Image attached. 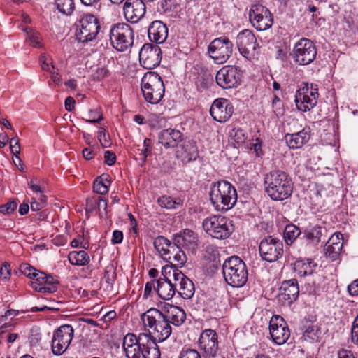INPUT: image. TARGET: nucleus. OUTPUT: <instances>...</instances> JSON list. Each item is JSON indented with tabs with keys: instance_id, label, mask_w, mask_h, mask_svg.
<instances>
[{
	"instance_id": "obj_1",
	"label": "nucleus",
	"mask_w": 358,
	"mask_h": 358,
	"mask_svg": "<svg viewBox=\"0 0 358 358\" xmlns=\"http://www.w3.org/2000/svg\"><path fill=\"white\" fill-rule=\"evenodd\" d=\"M185 319L186 314L181 308L169 303H165L162 310L152 308L141 315L144 325L152 330L160 342L171 336V324L179 327L185 322Z\"/></svg>"
},
{
	"instance_id": "obj_2",
	"label": "nucleus",
	"mask_w": 358,
	"mask_h": 358,
	"mask_svg": "<svg viewBox=\"0 0 358 358\" xmlns=\"http://www.w3.org/2000/svg\"><path fill=\"white\" fill-rule=\"evenodd\" d=\"M265 191L273 201H283L292 194L293 187L289 176L281 170H273L264 177Z\"/></svg>"
},
{
	"instance_id": "obj_3",
	"label": "nucleus",
	"mask_w": 358,
	"mask_h": 358,
	"mask_svg": "<svg viewBox=\"0 0 358 358\" xmlns=\"http://www.w3.org/2000/svg\"><path fill=\"white\" fill-rule=\"evenodd\" d=\"M210 200L217 211H227L233 208L237 201L234 187L226 180L214 183L209 193Z\"/></svg>"
},
{
	"instance_id": "obj_4",
	"label": "nucleus",
	"mask_w": 358,
	"mask_h": 358,
	"mask_svg": "<svg viewBox=\"0 0 358 358\" xmlns=\"http://www.w3.org/2000/svg\"><path fill=\"white\" fill-rule=\"evenodd\" d=\"M222 273L226 282L234 287H241L248 280L246 265L237 256H232L224 261Z\"/></svg>"
},
{
	"instance_id": "obj_5",
	"label": "nucleus",
	"mask_w": 358,
	"mask_h": 358,
	"mask_svg": "<svg viewBox=\"0 0 358 358\" xmlns=\"http://www.w3.org/2000/svg\"><path fill=\"white\" fill-rule=\"evenodd\" d=\"M141 90L147 102L151 104L158 103L165 92L162 78L155 72H147L141 79Z\"/></svg>"
},
{
	"instance_id": "obj_6",
	"label": "nucleus",
	"mask_w": 358,
	"mask_h": 358,
	"mask_svg": "<svg viewBox=\"0 0 358 358\" xmlns=\"http://www.w3.org/2000/svg\"><path fill=\"white\" fill-rule=\"evenodd\" d=\"M202 226L209 236L220 240L227 238L234 230L232 221L222 215H213L204 219Z\"/></svg>"
},
{
	"instance_id": "obj_7",
	"label": "nucleus",
	"mask_w": 358,
	"mask_h": 358,
	"mask_svg": "<svg viewBox=\"0 0 358 358\" xmlns=\"http://www.w3.org/2000/svg\"><path fill=\"white\" fill-rule=\"evenodd\" d=\"M110 42L113 48L119 52L129 50L134 43V33L127 23L113 24L109 33Z\"/></svg>"
},
{
	"instance_id": "obj_8",
	"label": "nucleus",
	"mask_w": 358,
	"mask_h": 358,
	"mask_svg": "<svg viewBox=\"0 0 358 358\" xmlns=\"http://www.w3.org/2000/svg\"><path fill=\"white\" fill-rule=\"evenodd\" d=\"M236 45L241 55L248 60L254 61L257 59L259 45L252 31H241L236 36Z\"/></svg>"
},
{
	"instance_id": "obj_9",
	"label": "nucleus",
	"mask_w": 358,
	"mask_h": 358,
	"mask_svg": "<svg viewBox=\"0 0 358 358\" xmlns=\"http://www.w3.org/2000/svg\"><path fill=\"white\" fill-rule=\"evenodd\" d=\"M234 44L227 37L222 36L215 38L208 48L210 57L217 64L226 62L231 56Z\"/></svg>"
},
{
	"instance_id": "obj_10",
	"label": "nucleus",
	"mask_w": 358,
	"mask_h": 358,
	"mask_svg": "<svg viewBox=\"0 0 358 358\" xmlns=\"http://www.w3.org/2000/svg\"><path fill=\"white\" fill-rule=\"evenodd\" d=\"M74 335L71 325L64 324L57 329L51 341V350L53 355L59 356L68 349Z\"/></svg>"
},
{
	"instance_id": "obj_11",
	"label": "nucleus",
	"mask_w": 358,
	"mask_h": 358,
	"mask_svg": "<svg viewBox=\"0 0 358 358\" xmlns=\"http://www.w3.org/2000/svg\"><path fill=\"white\" fill-rule=\"evenodd\" d=\"M290 55L296 63L299 65H307L315 59L317 50L313 42L302 38L296 43Z\"/></svg>"
},
{
	"instance_id": "obj_12",
	"label": "nucleus",
	"mask_w": 358,
	"mask_h": 358,
	"mask_svg": "<svg viewBox=\"0 0 358 358\" xmlns=\"http://www.w3.org/2000/svg\"><path fill=\"white\" fill-rule=\"evenodd\" d=\"M80 28L76 37L79 42L87 43L95 39L100 25L98 19L92 14H85L79 21Z\"/></svg>"
},
{
	"instance_id": "obj_13",
	"label": "nucleus",
	"mask_w": 358,
	"mask_h": 358,
	"mask_svg": "<svg viewBox=\"0 0 358 358\" xmlns=\"http://www.w3.org/2000/svg\"><path fill=\"white\" fill-rule=\"evenodd\" d=\"M259 250L264 260L273 262L282 256L283 243L279 238L268 236L260 241Z\"/></svg>"
},
{
	"instance_id": "obj_14",
	"label": "nucleus",
	"mask_w": 358,
	"mask_h": 358,
	"mask_svg": "<svg viewBox=\"0 0 358 358\" xmlns=\"http://www.w3.org/2000/svg\"><path fill=\"white\" fill-rule=\"evenodd\" d=\"M318 96L317 85L305 83L303 87L296 91L295 95L297 108L303 112L310 110L316 105Z\"/></svg>"
},
{
	"instance_id": "obj_15",
	"label": "nucleus",
	"mask_w": 358,
	"mask_h": 358,
	"mask_svg": "<svg viewBox=\"0 0 358 358\" xmlns=\"http://www.w3.org/2000/svg\"><path fill=\"white\" fill-rule=\"evenodd\" d=\"M249 20L257 31L267 30L273 24L272 13L262 4H254L250 7Z\"/></svg>"
},
{
	"instance_id": "obj_16",
	"label": "nucleus",
	"mask_w": 358,
	"mask_h": 358,
	"mask_svg": "<svg viewBox=\"0 0 358 358\" xmlns=\"http://www.w3.org/2000/svg\"><path fill=\"white\" fill-rule=\"evenodd\" d=\"M149 334L141 333L138 336L129 333L123 338V349L127 358H141Z\"/></svg>"
},
{
	"instance_id": "obj_17",
	"label": "nucleus",
	"mask_w": 358,
	"mask_h": 358,
	"mask_svg": "<svg viewBox=\"0 0 358 358\" xmlns=\"http://www.w3.org/2000/svg\"><path fill=\"white\" fill-rule=\"evenodd\" d=\"M241 70L235 66H224L217 73L215 80L219 86L224 89L237 87L241 78Z\"/></svg>"
},
{
	"instance_id": "obj_18",
	"label": "nucleus",
	"mask_w": 358,
	"mask_h": 358,
	"mask_svg": "<svg viewBox=\"0 0 358 358\" xmlns=\"http://www.w3.org/2000/svg\"><path fill=\"white\" fill-rule=\"evenodd\" d=\"M139 60L145 69H152L157 67L162 60L161 48L156 44H144L139 52Z\"/></svg>"
},
{
	"instance_id": "obj_19",
	"label": "nucleus",
	"mask_w": 358,
	"mask_h": 358,
	"mask_svg": "<svg viewBox=\"0 0 358 358\" xmlns=\"http://www.w3.org/2000/svg\"><path fill=\"white\" fill-rule=\"evenodd\" d=\"M199 346L204 358H214L218 350L217 333L210 329L203 331L199 338Z\"/></svg>"
},
{
	"instance_id": "obj_20",
	"label": "nucleus",
	"mask_w": 358,
	"mask_h": 358,
	"mask_svg": "<svg viewBox=\"0 0 358 358\" xmlns=\"http://www.w3.org/2000/svg\"><path fill=\"white\" fill-rule=\"evenodd\" d=\"M269 331L273 341L277 345L284 344L290 336V331L285 321L279 315L271 317Z\"/></svg>"
},
{
	"instance_id": "obj_21",
	"label": "nucleus",
	"mask_w": 358,
	"mask_h": 358,
	"mask_svg": "<svg viewBox=\"0 0 358 358\" xmlns=\"http://www.w3.org/2000/svg\"><path fill=\"white\" fill-rule=\"evenodd\" d=\"M146 13L144 0H126L123 6V13L127 22L136 24L141 21Z\"/></svg>"
},
{
	"instance_id": "obj_22",
	"label": "nucleus",
	"mask_w": 358,
	"mask_h": 358,
	"mask_svg": "<svg viewBox=\"0 0 358 358\" xmlns=\"http://www.w3.org/2000/svg\"><path fill=\"white\" fill-rule=\"evenodd\" d=\"M210 113L215 121L225 122L232 116L234 106L227 99H217L213 102Z\"/></svg>"
},
{
	"instance_id": "obj_23",
	"label": "nucleus",
	"mask_w": 358,
	"mask_h": 358,
	"mask_svg": "<svg viewBox=\"0 0 358 358\" xmlns=\"http://www.w3.org/2000/svg\"><path fill=\"white\" fill-rule=\"evenodd\" d=\"M299 288L296 279L285 280L279 289L278 300L284 306H289L299 296Z\"/></svg>"
},
{
	"instance_id": "obj_24",
	"label": "nucleus",
	"mask_w": 358,
	"mask_h": 358,
	"mask_svg": "<svg viewBox=\"0 0 358 358\" xmlns=\"http://www.w3.org/2000/svg\"><path fill=\"white\" fill-rule=\"evenodd\" d=\"M36 281L32 282V288L39 292L53 293L57 289L58 281L52 275L41 272L36 274Z\"/></svg>"
},
{
	"instance_id": "obj_25",
	"label": "nucleus",
	"mask_w": 358,
	"mask_h": 358,
	"mask_svg": "<svg viewBox=\"0 0 358 358\" xmlns=\"http://www.w3.org/2000/svg\"><path fill=\"white\" fill-rule=\"evenodd\" d=\"M154 246L164 260L171 263V265H173L171 255L177 249L174 242L171 243L166 238L159 236L155 239Z\"/></svg>"
},
{
	"instance_id": "obj_26",
	"label": "nucleus",
	"mask_w": 358,
	"mask_h": 358,
	"mask_svg": "<svg viewBox=\"0 0 358 358\" xmlns=\"http://www.w3.org/2000/svg\"><path fill=\"white\" fill-rule=\"evenodd\" d=\"M342 238L341 233H334L324 245V254L332 261L337 259L341 254L343 245Z\"/></svg>"
},
{
	"instance_id": "obj_27",
	"label": "nucleus",
	"mask_w": 358,
	"mask_h": 358,
	"mask_svg": "<svg viewBox=\"0 0 358 358\" xmlns=\"http://www.w3.org/2000/svg\"><path fill=\"white\" fill-rule=\"evenodd\" d=\"M182 134L177 129L169 128L162 130L158 136L159 143L166 148H175L182 140Z\"/></svg>"
},
{
	"instance_id": "obj_28",
	"label": "nucleus",
	"mask_w": 358,
	"mask_h": 358,
	"mask_svg": "<svg viewBox=\"0 0 358 358\" xmlns=\"http://www.w3.org/2000/svg\"><path fill=\"white\" fill-rule=\"evenodd\" d=\"M148 34L151 41L160 44L167 38L168 28L162 21L155 20L149 26Z\"/></svg>"
},
{
	"instance_id": "obj_29",
	"label": "nucleus",
	"mask_w": 358,
	"mask_h": 358,
	"mask_svg": "<svg viewBox=\"0 0 358 358\" xmlns=\"http://www.w3.org/2000/svg\"><path fill=\"white\" fill-rule=\"evenodd\" d=\"M310 129L309 127H305L301 131L294 134H287L285 138L289 148H300L307 143L310 137Z\"/></svg>"
},
{
	"instance_id": "obj_30",
	"label": "nucleus",
	"mask_w": 358,
	"mask_h": 358,
	"mask_svg": "<svg viewBox=\"0 0 358 358\" xmlns=\"http://www.w3.org/2000/svg\"><path fill=\"white\" fill-rule=\"evenodd\" d=\"M173 241L177 249L180 248L191 249L197 245L198 238L193 231L187 229L182 233L174 235Z\"/></svg>"
},
{
	"instance_id": "obj_31",
	"label": "nucleus",
	"mask_w": 358,
	"mask_h": 358,
	"mask_svg": "<svg viewBox=\"0 0 358 358\" xmlns=\"http://www.w3.org/2000/svg\"><path fill=\"white\" fill-rule=\"evenodd\" d=\"M162 277L159 278L156 283L157 287H155L159 296L164 300H170L176 294L173 285L169 276L165 273H162Z\"/></svg>"
},
{
	"instance_id": "obj_32",
	"label": "nucleus",
	"mask_w": 358,
	"mask_h": 358,
	"mask_svg": "<svg viewBox=\"0 0 358 358\" xmlns=\"http://www.w3.org/2000/svg\"><path fill=\"white\" fill-rule=\"evenodd\" d=\"M176 156L183 162H189L198 157V151L195 143L185 141L176 150Z\"/></svg>"
},
{
	"instance_id": "obj_33",
	"label": "nucleus",
	"mask_w": 358,
	"mask_h": 358,
	"mask_svg": "<svg viewBox=\"0 0 358 358\" xmlns=\"http://www.w3.org/2000/svg\"><path fill=\"white\" fill-rule=\"evenodd\" d=\"M162 273H165L166 275L169 276L171 284L174 288L175 293L178 292L180 288V280L185 278V275L178 268L174 265H166L162 267Z\"/></svg>"
},
{
	"instance_id": "obj_34",
	"label": "nucleus",
	"mask_w": 358,
	"mask_h": 358,
	"mask_svg": "<svg viewBox=\"0 0 358 358\" xmlns=\"http://www.w3.org/2000/svg\"><path fill=\"white\" fill-rule=\"evenodd\" d=\"M315 267L316 264L311 259H307L297 260L294 263V269L298 275L304 277L312 274Z\"/></svg>"
},
{
	"instance_id": "obj_35",
	"label": "nucleus",
	"mask_w": 358,
	"mask_h": 358,
	"mask_svg": "<svg viewBox=\"0 0 358 358\" xmlns=\"http://www.w3.org/2000/svg\"><path fill=\"white\" fill-rule=\"evenodd\" d=\"M147 344L145 345L141 358H160V351L155 343L153 336L150 335V332L148 336Z\"/></svg>"
},
{
	"instance_id": "obj_36",
	"label": "nucleus",
	"mask_w": 358,
	"mask_h": 358,
	"mask_svg": "<svg viewBox=\"0 0 358 358\" xmlns=\"http://www.w3.org/2000/svg\"><path fill=\"white\" fill-rule=\"evenodd\" d=\"M180 288H178V294L185 299L192 298L194 294V285L192 281L187 276L180 280Z\"/></svg>"
},
{
	"instance_id": "obj_37",
	"label": "nucleus",
	"mask_w": 358,
	"mask_h": 358,
	"mask_svg": "<svg viewBox=\"0 0 358 358\" xmlns=\"http://www.w3.org/2000/svg\"><path fill=\"white\" fill-rule=\"evenodd\" d=\"M69 262L72 265L85 266L90 262V256L84 251H72L68 255Z\"/></svg>"
},
{
	"instance_id": "obj_38",
	"label": "nucleus",
	"mask_w": 358,
	"mask_h": 358,
	"mask_svg": "<svg viewBox=\"0 0 358 358\" xmlns=\"http://www.w3.org/2000/svg\"><path fill=\"white\" fill-rule=\"evenodd\" d=\"M110 185V180L108 175H101L94 182L93 189L99 194H105L108 192V187Z\"/></svg>"
},
{
	"instance_id": "obj_39",
	"label": "nucleus",
	"mask_w": 358,
	"mask_h": 358,
	"mask_svg": "<svg viewBox=\"0 0 358 358\" xmlns=\"http://www.w3.org/2000/svg\"><path fill=\"white\" fill-rule=\"evenodd\" d=\"M158 204L166 209H177L182 206V201L180 198H173L169 196H162L157 200Z\"/></svg>"
},
{
	"instance_id": "obj_40",
	"label": "nucleus",
	"mask_w": 358,
	"mask_h": 358,
	"mask_svg": "<svg viewBox=\"0 0 358 358\" xmlns=\"http://www.w3.org/2000/svg\"><path fill=\"white\" fill-rule=\"evenodd\" d=\"M300 229L294 224H288L284 231V238L287 245H291L300 235Z\"/></svg>"
},
{
	"instance_id": "obj_41",
	"label": "nucleus",
	"mask_w": 358,
	"mask_h": 358,
	"mask_svg": "<svg viewBox=\"0 0 358 358\" xmlns=\"http://www.w3.org/2000/svg\"><path fill=\"white\" fill-rule=\"evenodd\" d=\"M57 10L66 15H71L75 9L73 0H55Z\"/></svg>"
},
{
	"instance_id": "obj_42",
	"label": "nucleus",
	"mask_w": 358,
	"mask_h": 358,
	"mask_svg": "<svg viewBox=\"0 0 358 358\" xmlns=\"http://www.w3.org/2000/svg\"><path fill=\"white\" fill-rule=\"evenodd\" d=\"M324 231H326L324 228L319 226H315L310 230L306 231L304 232V236L307 240L310 241L313 243H317L320 241Z\"/></svg>"
},
{
	"instance_id": "obj_43",
	"label": "nucleus",
	"mask_w": 358,
	"mask_h": 358,
	"mask_svg": "<svg viewBox=\"0 0 358 358\" xmlns=\"http://www.w3.org/2000/svg\"><path fill=\"white\" fill-rule=\"evenodd\" d=\"M229 136L238 145L243 144L247 139L245 131L241 128H234L229 133Z\"/></svg>"
},
{
	"instance_id": "obj_44",
	"label": "nucleus",
	"mask_w": 358,
	"mask_h": 358,
	"mask_svg": "<svg viewBox=\"0 0 358 358\" xmlns=\"http://www.w3.org/2000/svg\"><path fill=\"white\" fill-rule=\"evenodd\" d=\"M39 62L41 66V69L43 71H48V72H52V70L55 69V66L53 65L52 63V59L45 55L42 54L39 58Z\"/></svg>"
},
{
	"instance_id": "obj_45",
	"label": "nucleus",
	"mask_w": 358,
	"mask_h": 358,
	"mask_svg": "<svg viewBox=\"0 0 358 358\" xmlns=\"http://www.w3.org/2000/svg\"><path fill=\"white\" fill-rule=\"evenodd\" d=\"M171 255V261L176 262L179 266H182L186 262L187 257L185 252L182 250V248L176 249Z\"/></svg>"
},
{
	"instance_id": "obj_46",
	"label": "nucleus",
	"mask_w": 358,
	"mask_h": 358,
	"mask_svg": "<svg viewBox=\"0 0 358 358\" xmlns=\"http://www.w3.org/2000/svg\"><path fill=\"white\" fill-rule=\"evenodd\" d=\"M27 41L34 48L42 47L41 35L35 31H31L28 33Z\"/></svg>"
},
{
	"instance_id": "obj_47",
	"label": "nucleus",
	"mask_w": 358,
	"mask_h": 358,
	"mask_svg": "<svg viewBox=\"0 0 358 358\" xmlns=\"http://www.w3.org/2000/svg\"><path fill=\"white\" fill-rule=\"evenodd\" d=\"M20 271L27 277L30 278H33L36 281V274L40 273V271H36V270L30 266L29 264H22L20 266Z\"/></svg>"
},
{
	"instance_id": "obj_48",
	"label": "nucleus",
	"mask_w": 358,
	"mask_h": 358,
	"mask_svg": "<svg viewBox=\"0 0 358 358\" xmlns=\"http://www.w3.org/2000/svg\"><path fill=\"white\" fill-rule=\"evenodd\" d=\"M104 278L108 284H112L115 278L116 273L114 267L112 265H108L105 268Z\"/></svg>"
},
{
	"instance_id": "obj_49",
	"label": "nucleus",
	"mask_w": 358,
	"mask_h": 358,
	"mask_svg": "<svg viewBox=\"0 0 358 358\" xmlns=\"http://www.w3.org/2000/svg\"><path fill=\"white\" fill-rule=\"evenodd\" d=\"M29 340L31 345L32 346L39 344L41 340V334L38 328L31 329Z\"/></svg>"
},
{
	"instance_id": "obj_50",
	"label": "nucleus",
	"mask_w": 358,
	"mask_h": 358,
	"mask_svg": "<svg viewBox=\"0 0 358 358\" xmlns=\"http://www.w3.org/2000/svg\"><path fill=\"white\" fill-rule=\"evenodd\" d=\"M17 203L15 201H9L6 204L0 206V213L2 214H10L17 208Z\"/></svg>"
},
{
	"instance_id": "obj_51",
	"label": "nucleus",
	"mask_w": 358,
	"mask_h": 358,
	"mask_svg": "<svg viewBox=\"0 0 358 358\" xmlns=\"http://www.w3.org/2000/svg\"><path fill=\"white\" fill-rule=\"evenodd\" d=\"M250 148L253 150L257 157H261L263 155V151L262 148V141L259 138H257L253 142L250 143Z\"/></svg>"
},
{
	"instance_id": "obj_52",
	"label": "nucleus",
	"mask_w": 358,
	"mask_h": 358,
	"mask_svg": "<svg viewBox=\"0 0 358 358\" xmlns=\"http://www.w3.org/2000/svg\"><path fill=\"white\" fill-rule=\"evenodd\" d=\"M179 358H201L199 352L194 349H187L180 352Z\"/></svg>"
},
{
	"instance_id": "obj_53",
	"label": "nucleus",
	"mask_w": 358,
	"mask_h": 358,
	"mask_svg": "<svg viewBox=\"0 0 358 358\" xmlns=\"http://www.w3.org/2000/svg\"><path fill=\"white\" fill-rule=\"evenodd\" d=\"M304 336L312 341H316L319 337L318 331L315 327L309 326L306 329Z\"/></svg>"
},
{
	"instance_id": "obj_54",
	"label": "nucleus",
	"mask_w": 358,
	"mask_h": 358,
	"mask_svg": "<svg viewBox=\"0 0 358 358\" xmlns=\"http://www.w3.org/2000/svg\"><path fill=\"white\" fill-rule=\"evenodd\" d=\"M137 151L138 152L136 154H138L141 157L139 158L141 160V166H143L146 162L147 157L151 154L152 150L142 147L141 148H138Z\"/></svg>"
},
{
	"instance_id": "obj_55",
	"label": "nucleus",
	"mask_w": 358,
	"mask_h": 358,
	"mask_svg": "<svg viewBox=\"0 0 358 358\" xmlns=\"http://www.w3.org/2000/svg\"><path fill=\"white\" fill-rule=\"evenodd\" d=\"M10 151L14 155H17L20 154V146L19 139L17 138H12L10 140Z\"/></svg>"
},
{
	"instance_id": "obj_56",
	"label": "nucleus",
	"mask_w": 358,
	"mask_h": 358,
	"mask_svg": "<svg viewBox=\"0 0 358 358\" xmlns=\"http://www.w3.org/2000/svg\"><path fill=\"white\" fill-rule=\"evenodd\" d=\"M106 136H107L106 130L103 127H100L99 129L97 137H98V139L100 141L101 144L103 147H107L108 140H107Z\"/></svg>"
},
{
	"instance_id": "obj_57",
	"label": "nucleus",
	"mask_w": 358,
	"mask_h": 358,
	"mask_svg": "<svg viewBox=\"0 0 358 358\" xmlns=\"http://www.w3.org/2000/svg\"><path fill=\"white\" fill-rule=\"evenodd\" d=\"M104 159H105V162L108 165L111 166L115 164V159H116V156L113 152L108 150V151H106L104 153Z\"/></svg>"
},
{
	"instance_id": "obj_58",
	"label": "nucleus",
	"mask_w": 358,
	"mask_h": 358,
	"mask_svg": "<svg viewBox=\"0 0 358 358\" xmlns=\"http://www.w3.org/2000/svg\"><path fill=\"white\" fill-rule=\"evenodd\" d=\"M348 290L351 296L358 295V279L354 280L348 285Z\"/></svg>"
},
{
	"instance_id": "obj_59",
	"label": "nucleus",
	"mask_w": 358,
	"mask_h": 358,
	"mask_svg": "<svg viewBox=\"0 0 358 358\" xmlns=\"http://www.w3.org/2000/svg\"><path fill=\"white\" fill-rule=\"evenodd\" d=\"M123 240V233L121 231L115 230L113 233L112 243L113 244H118L122 243Z\"/></svg>"
},
{
	"instance_id": "obj_60",
	"label": "nucleus",
	"mask_w": 358,
	"mask_h": 358,
	"mask_svg": "<svg viewBox=\"0 0 358 358\" xmlns=\"http://www.w3.org/2000/svg\"><path fill=\"white\" fill-rule=\"evenodd\" d=\"M65 108L68 111H72L75 107V100L73 98L69 96L65 99Z\"/></svg>"
},
{
	"instance_id": "obj_61",
	"label": "nucleus",
	"mask_w": 358,
	"mask_h": 358,
	"mask_svg": "<svg viewBox=\"0 0 358 358\" xmlns=\"http://www.w3.org/2000/svg\"><path fill=\"white\" fill-rule=\"evenodd\" d=\"M0 273L1 275L5 279L9 278L10 275V265L7 264H3L1 267Z\"/></svg>"
},
{
	"instance_id": "obj_62",
	"label": "nucleus",
	"mask_w": 358,
	"mask_h": 358,
	"mask_svg": "<svg viewBox=\"0 0 358 358\" xmlns=\"http://www.w3.org/2000/svg\"><path fill=\"white\" fill-rule=\"evenodd\" d=\"M51 74V80L56 85H59L62 83L60 75L55 70H52V72H49Z\"/></svg>"
},
{
	"instance_id": "obj_63",
	"label": "nucleus",
	"mask_w": 358,
	"mask_h": 358,
	"mask_svg": "<svg viewBox=\"0 0 358 358\" xmlns=\"http://www.w3.org/2000/svg\"><path fill=\"white\" fill-rule=\"evenodd\" d=\"M29 188L34 192L36 193H43L44 192L43 187L34 182L33 180H31L28 183Z\"/></svg>"
},
{
	"instance_id": "obj_64",
	"label": "nucleus",
	"mask_w": 358,
	"mask_h": 358,
	"mask_svg": "<svg viewBox=\"0 0 358 358\" xmlns=\"http://www.w3.org/2000/svg\"><path fill=\"white\" fill-rule=\"evenodd\" d=\"M338 356V358H355L352 352L345 349L339 350Z\"/></svg>"
}]
</instances>
